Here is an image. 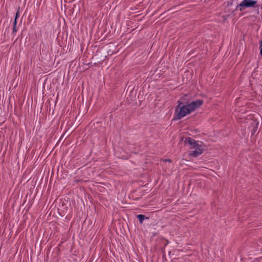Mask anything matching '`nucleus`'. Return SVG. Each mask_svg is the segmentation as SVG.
I'll use <instances>...</instances> for the list:
<instances>
[{
  "label": "nucleus",
  "instance_id": "6e6552de",
  "mask_svg": "<svg viewBox=\"0 0 262 262\" xmlns=\"http://www.w3.org/2000/svg\"><path fill=\"white\" fill-rule=\"evenodd\" d=\"M16 25H17V21H16V20H14V21L13 22V30H12V33L14 35L15 34L16 32H17Z\"/></svg>",
  "mask_w": 262,
  "mask_h": 262
},
{
  "label": "nucleus",
  "instance_id": "0eeeda50",
  "mask_svg": "<svg viewBox=\"0 0 262 262\" xmlns=\"http://www.w3.org/2000/svg\"><path fill=\"white\" fill-rule=\"evenodd\" d=\"M137 217L138 219L139 223L140 224H142V223L145 219H148V217H145V216L143 214H139L137 216Z\"/></svg>",
  "mask_w": 262,
  "mask_h": 262
},
{
  "label": "nucleus",
  "instance_id": "20e7f679",
  "mask_svg": "<svg viewBox=\"0 0 262 262\" xmlns=\"http://www.w3.org/2000/svg\"><path fill=\"white\" fill-rule=\"evenodd\" d=\"M185 143H188L191 146V149H195L197 147L201 146L195 140L190 137H187L185 139Z\"/></svg>",
  "mask_w": 262,
  "mask_h": 262
},
{
  "label": "nucleus",
  "instance_id": "f8f14e48",
  "mask_svg": "<svg viewBox=\"0 0 262 262\" xmlns=\"http://www.w3.org/2000/svg\"><path fill=\"white\" fill-rule=\"evenodd\" d=\"M164 161H168V162H171V160L170 159H164Z\"/></svg>",
  "mask_w": 262,
  "mask_h": 262
},
{
  "label": "nucleus",
  "instance_id": "423d86ee",
  "mask_svg": "<svg viewBox=\"0 0 262 262\" xmlns=\"http://www.w3.org/2000/svg\"><path fill=\"white\" fill-rule=\"evenodd\" d=\"M251 127H252V132L251 135L253 136L255 135V133L257 132L258 127V122H252L251 125Z\"/></svg>",
  "mask_w": 262,
  "mask_h": 262
},
{
  "label": "nucleus",
  "instance_id": "9b49d317",
  "mask_svg": "<svg viewBox=\"0 0 262 262\" xmlns=\"http://www.w3.org/2000/svg\"><path fill=\"white\" fill-rule=\"evenodd\" d=\"M233 0H230L228 2V5H232L233 4Z\"/></svg>",
  "mask_w": 262,
  "mask_h": 262
},
{
  "label": "nucleus",
  "instance_id": "9d476101",
  "mask_svg": "<svg viewBox=\"0 0 262 262\" xmlns=\"http://www.w3.org/2000/svg\"><path fill=\"white\" fill-rule=\"evenodd\" d=\"M19 16V10H18L15 14V17L14 20H16V21H17V19L18 18Z\"/></svg>",
  "mask_w": 262,
  "mask_h": 262
},
{
  "label": "nucleus",
  "instance_id": "39448f33",
  "mask_svg": "<svg viewBox=\"0 0 262 262\" xmlns=\"http://www.w3.org/2000/svg\"><path fill=\"white\" fill-rule=\"evenodd\" d=\"M204 149L201 146L197 147L195 150L190 151L189 155L193 157H198L203 152Z\"/></svg>",
  "mask_w": 262,
  "mask_h": 262
},
{
  "label": "nucleus",
  "instance_id": "f257e3e1",
  "mask_svg": "<svg viewBox=\"0 0 262 262\" xmlns=\"http://www.w3.org/2000/svg\"><path fill=\"white\" fill-rule=\"evenodd\" d=\"M178 105L175 108L176 116L174 117V120L181 119L184 117L186 115L189 114L192 112L190 108L187 106V103L184 104L183 102L179 100L178 101Z\"/></svg>",
  "mask_w": 262,
  "mask_h": 262
},
{
  "label": "nucleus",
  "instance_id": "7ed1b4c3",
  "mask_svg": "<svg viewBox=\"0 0 262 262\" xmlns=\"http://www.w3.org/2000/svg\"><path fill=\"white\" fill-rule=\"evenodd\" d=\"M203 102V100L198 99L196 100L193 101L190 103H187V106L190 108L191 112H193L201 106Z\"/></svg>",
  "mask_w": 262,
  "mask_h": 262
},
{
  "label": "nucleus",
  "instance_id": "1a4fd4ad",
  "mask_svg": "<svg viewBox=\"0 0 262 262\" xmlns=\"http://www.w3.org/2000/svg\"><path fill=\"white\" fill-rule=\"evenodd\" d=\"M260 46H259V48H260V54L261 55H262V40L260 41Z\"/></svg>",
  "mask_w": 262,
  "mask_h": 262
},
{
  "label": "nucleus",
  "instance_id": "f03ea898",
  "mask_svg": "<svg viewBox=\"0 0 262 262\" xmlns=\"http://www.w3.org/2000/svg\"><path fill=\"white\" fill-rule=\"evenodd\" d=\"M256 4L257 1L255 0H243L236 6V9L239 7V10L242 11L245 8L257 7Z\"/></svg>",
  "mask_w": 262,
  "mask_h": 262
}]
</instances>
